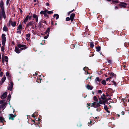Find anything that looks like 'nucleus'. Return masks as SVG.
I'll return each instance as SVG.
<instances>
[{
	"instance_id": "60",
	"label": "nucleus",
	"mask_w": 129,
	"mask_h": 129,
	"mask_svg": "<svg viewBox=\"0 0 129 129\" xmlns=\"http://www.w3.org/2000/svg\"><path fill=\"white\" fill-rule=\"evenodd\" d=\"M31 16H29V18H28L29 19H30L31 18Z\"/></svg>"
},
{
	"instance_id": "13",
	"label": "nucleus",
	"mask_w": 129,
	"mask_h": 129,
	"mask_svg": "<svg viewBox=\"0 0 129 129\" xmlns=\"http://www.w3.org/2000/svg\"><path fill=\"white\" fill-rule=\"evenodd\" d=\"M33 22L32 21H31L28 23L27 24V25L26 26V27L27 28L29 27V26H31L33 25Z\"/></svg>"
},
{
	"instance_id": "34",
	"label": "nucleus",
	"mask_w": 129,
	"mask_h": 129,
	"mask_svg": "<svg viewBox=\"0 0 129 129\" xmlns=\"http://www.w3.org/2000/svg\"><path fill=\"white\" fill-rule=\"evenodd\" d=\"M4 46H3V45L1 47V50L2 51H4Z\"/></svg>"
},
{
	"instance_id": "52",
	"label": "nucleus",
	"mask_w": 129,
	"mask_h": 129,
	"mask_svg": "<svg viewBox=\"0 0 129 129\" xmlns=\"http://www.w3.org/2000/svg\"><path fill=\"white\" fill-rule=\"evenodd\" d=\"M98 92L100 93H102V91L101 90H99L98 91Z\"/></svg>"
},
{
	"instance_id": "59",
	"label": "nucleus",
	"mask_w": 129,
	"mask_h": 129,
	"mask_svg": "<svg viewBox=\"0 0 129 129\" xmlns=\"http://www.w3.org/2000/svg\"><path fill=\"white\" fill-rule=\"evenodd\" d=\"M91 121H90V122H88V126H89V124H90L91 123Z\"/></svg>"
},
{
	"instance_id": "47",
	"label": "nucleus",
	"mask_w": 129,
	"mask_h": 129,
	"mask_svg": "<svg viewBox=\"0 0 129 129\" xmlns=\"http://www.w3.org/2000/svg\"><path fill=\"white\" fill-rule=\"evenodd\" d=\"M48 35H47V36H45L44 37V39H47L48 37Z\"/></svg>"
},
{
	"instance_id": "28",
	"label": "nucleus",
	"mask_w": 129,
	"mask_h": 129,
	"mask_svg": "<svg viewBox=\"0 0 129 129\" xmlns=\"http://www.w3.org/2000/svg\"><path fill=\"white\" fill-rule=\"evenodd\" d=\"M102 84H103L104 85L106 84V82L104 80H103L102 81Z\"/></svg>"
},
{
	"instance_id": "20",
	"label": "nucleus",
	"mask_w": 129,
	"mask_h": 129,
	"mask_svg": "<svg viewBox=\"0 0 129 129\" xmlns=\"http://www.w3.org/2000/svg\"><path fill=\"white\" fill-rule=\"evenodd\" d=\"M104 108L106 111L108 112V113H110L109 111L108 110V108L107 106L106 105H105L104 107Z\"/></svg>"
},
{
	"instance_id": "15",
	"label": "nucleus",
	"mask_w": 129,
	"mask_h": 129,
	"mask_svg": "<svg viewBox=\"0 0 129 129\" xmlns=\"http://www.w3.org/2000/svg\"><path fill=\"white\" fill-rule=\"evenodd\" d=\"M7 95V92H5L1 96V98L2 99H4L5 98Z\"/></svg>"
},
{
	"instance_id": "22",
	"label": "nucleus",
	"mask_w": 129,
	"mask_h": 129,
	"mask_svg": "<svg viewBox=\"0 0 129 129\" xmlns=\"http://www.w3.org/2000/svg\"><path fill=\"white\" fill-rule=\"evenodd\" d=\"M6 79V77L4 75L1 79V80L2 83H3L5 81Z\"/></svg>"
},
{
	"instance_id": "10",
	"label": "nucleus",
	"mask_w": 129,
	"mask_h": 129,
	"mask_svg": "<svg viewBox=\"0 0 129 129\" xmlns=\"http://www.w3.org/2000/svg\"><path fill=\"white\" fill-rule=\"evenodd\" d=\"M0 7L1 8V10H4L3 6V3L2 1H1L0 3Z\"/></svg>"
},
{
	"instance_id": "24",
	"label": "nucleus",
	"mask_w": 129,
	"mask_h": 129,
	"mask_svg": "<svg viewBox=\"0 0 129 129\" xmlns=\"http://www.w3.org/2000/svg\"><path fill=\"white\" fill-rule=\"evenodd\" d=\"M7 27L4 26L3 28V30L4 31H7Z\"/></svg>"
},
{
	"instance_id": "7",
	"label": "nucleus",
	"mask_w": 129,
	"mask_h": 129,
	"mask_svg": "<svg viewBox=\"0 0 129 129\" xmlns=\"http://www.w3.org/2000/svg\"><path fill=\"white\" fill-rule=\"evenodd\" d=\"M9 119H11L12 120H13L14 119V118L16 116V115H14L13 114H9Z\"/></svg>"
},
{
	"instance_id": "5",
	"label": "nucleus",
	"mask_w": 129,
	"mask_h": 129,
	"mask_svg": "<svg viewBox=\"0 0 129 129\" xmlns=\"http://www.w3.org/2000/svg\"><path fill=\"white\" fill-rule=\"evenodd\" d=\"M17 46L19 48H20V50H25L27 48V47L25 45L18 44H17Z\"/></svg>"
},
{
	"instance_id": "29",
	"label": "nucleus",
	"mask_w": 129,
	"mask_h": 129,
	"mask_svg": "<svg viewBox=\"0 0 129 129\" xmlns=\"http://www.w3.org/2000/svg\"><path fill=\"white\" fill-rule=\"evenodd\" d=\"M112 2L113 3H118V1L117 0H113Z\"/></svg>"
},
{
	"instance_id": "58",
	"label": "nucleus",
	"mask_w": 129,
	"mask_h": 129,
	"mask_svg": "<svg viewBox=\"0 0 129 129\" xmlns=\"http://www.w3.org/2000/svg\"><path fill=\"white\" fill-rule=\"evenodd\" d=\"M92 54V55H89V56L90 57H91L92 56H93L94 55V54Z\"/></svg>"
},
{
	"instance_id": "33",
	"label": "nucleus",
	"mask_w": 129,
	"mask_h": 129,
	"mask_svg": "<svg viewBox=\"0 0 129 129\" xmlns=\"http://www.w3.org/2000/svg\"><path fill=\"white\" fill-rule=\"evenodd\" d=\"M93 99L94 101H97L98 99L96 96H94L93 97Z\"/></svg>"
},
{
	"instance_id": "53",
	"label": "nucleus",
	"mask_w": 129,
	"mask_h": 129,
	"mask_svg": "<svg viewBox=\"0 0 129 129\" xmlns=\"http://www.w3.org/2000/svg\"><path fill=\"white\" fill-rule=\"evenodd\" d=\"M112 82L113 83V84H114L115 86H116V83L114 81H113Z\"/></svg>"
},
{
	"instance_id": "25",
	"label": "nucleus",
	"mask_w": 129,
	"mask_h": 129,
	"mask_svg": "<svg viewBox=\"0 0 129 129\" xmlns=\"http://www.w3.org/2000/svg\"><path fill=\"white\" fill-rule=\"evenodd\" d=\"M96 51L98 52H99L101 50V48L100 46H98L96 48Z\"/></svg>"
},
{
	"instance_id": "8",
	"label": "nucleus",
	"mask_w": 129,
	"mask_h": 129,
	"mask_svg": "<svg viewBox=\"0 0 129 129\" xmlns=\"http://www.w3.org/2000/svg\"><path fill=\"white\" fill-rule=\"evenodd\" d=\"M13 86V83L11 81L10 82V84H9L8 90L11 91Z\"/></svg>"
},
{
	"instance_id": "39",
	"label": "nucleus",
	"mask_w": 129,
	"mask_h": 129,
	"mask_svg": "<svg viewBox=\"0 0 129 129\" xmlns=\"http://www.w3.org/2000/svg\"><path fill=\"white\" fill-rule=\"evenodd\" d=\"M88 69V68L87 67H85L83 68V70H84L86 71Z\"/></svg>"
},
{
	"instance_id": "40",
	"label": "nucleus",
	"mask_w": 129,
	"mask_h": 129,
	"mask_svg": "<svg viewBox=\"0 0 129 129\" xmlns=\"http://www.w3.org/2000/svg\"><path fill=\"white\" fill-rule=\"evenodd\" d=\"M70 19V18H69V17H67L66 18V21H69Z\"/></svg>"
},
{
	"instance_id": "42",
	"label": "nucleus",
	"mask_w": 129,
	"mask_h": 129,
	"mask_svg": "<svg viewBox=\"0 0 129 129\" xmlns=\"http://www.w3.org/2000/svg\"><path fill=\"white\" fill-rule=\"evenodd\" d=\"M6 76H9V73L8 72H7L6 73Z\"/></svg>"
},
{
	"instance_id": "48",
	"label": "nucleus",
	"mask_w": 129,
	"mask_h": 129,
	"mask_svg": "<svg viewBox=\"0 0 129 129\" xmlns=\"http://www.w3.org/2000/svg\"><path fill=\"white\" fill-rule=\"evenodd\" d=\"M74 11V9L73 10H72L71 11L69 12L68 13V14H70L71 13H72L73 11Z\"/></svg>"
},
{
	"instance_id": "45",
	"label": "nucleus",
	"mask_w": 129,
	"mask_h": 129,
	"mask_svg": "<svg viewBox=\"0 0 129 129\" xmlns=\"http://www.w3.org/2000/svg\"><path fill=\"white\" fill-rule=\"evenodd\" d=\"M42 22L43 23H45L47 25V23L46 21L45 20H43Z\"/></svg>"
},
{
	"instance_id": "21",
	"label": "nucleus",
	"mask_w": 129,
	"mask_h": 129,
	"mask_svg": "<svg viewBox=\"0 0 129 129\" xmlns=\"http://www.w3.org/2000/svg\"><path fill=\"white\" fill-rule=\"evenodd\" d=\"M53 16L55 18H56V19L57 20L59 18V16L58 15V14H55Z\"/></svg>"
},
{
	"instance_id": "51",
	"label": "nucleus",
	"mask_w": 129,
	"mask_h": 129,
	"mask_svg": "<svg viewBox=\"0 0 129 129\" xmlns=\"http://www.w3.org/2000/svg\"><path fill=\"white\" fill-rule=\"evenodd\" d=\"M2 62L3 63H4V60L3 59V57H2Z\"/></svg>"
},
{
	"instance_id": "62",
	"label": "nucleus",
	"mask_w": 129,
	"mask_h": 129,
	"mask_svg": "<svg viewBox=\"0 0 129 129\" xmlns=\"http://www.w3.org/2000/svg\"><path fill=\"white\" fill-rule=\"evenodd\" d=\"M33 122H34V123H35V121L34 120H31Z\"/></svg>"
},
{
	"instance_id": "30",
	"label": "nucleus",
	"mask_w": 129,
	"mask_h": 129,
	"mask_svg": "<svg viewBox=\"0 0 129 129\" xmlns=\"http://www.w3.org/2000/svg\"><path fill=\"white\" fill-rule=\"evenodd\" d=\"M95 81H101V80L99 77H97L95 79Z\"/></svg>"
},
{
	"instance_id": "44",
	"label": "nucleus",
	"mask_w": 129,
	"mask_h": 129,
	"mask_svg": "<svg viewBox=\"0 0 129 129\" xmlns=\"http://www.w3.org/2000/svg\"><path fill=\"white\" fill-rule=\"evenodd\" d=\"M3 72H0V77H2L3 75Z\"/></svg>"
},
{
	"instance_id": "43",
	"label": "nucleus",
	"mask_w": 129,
	"mask_h": 129,
	"mask_svg": "<svg viewBox=\"0 0 129 129\" xmlns=\"http://www.w3.org/2000/svg\"><path fill=\"white\" fill-rule=\"evenodd\" d=\"M45 12H44V11H42L40 12V14H44V13Z\"/></svg>"
},
{
	"instance_id": "61",
	"label": "nucleus",
	"mask_w": 129,
	"mask_h": 129,
	"mask_svg": "<svg viewBox=\"0 0 129 129\" xmlns=\"http://www.w3.org/2000/svg\"><path fill=\"white\" fill-rule=\"evenodd\" d=\"M37 75V73H36L35 74H34L33 75H34V76H35V75L36 76V75Z\"/></svg>"
},
{
	"instance_id": "19",
	"label": "nucleus",
	"mask_w": 129,
	"mask_h": 129,
	"mask_svg": "<svg viewBox=\"0 0 129 129\" xmlns=\"http://www.w3.org/2000/svg\"><path fill=\"white\" fill-rule=\"evenodd\" d=\"M29 18V16L27 15L25 19H24V23H26V22L27 21Z\"/></svg>"
},
{
	"instance_id": "49",
	"label": "nucleus",
	"mask_w": 129,
	"mask_h": 129,
	"mask_svg": "<svg viewBox=\"0 0 129 129\" xmlns=\"http://www.w3.org/2000/svg\"><path fill=\"white\" fill-rule=\"evenodd\" d=\"M91 106V103H88L87 104V106L88 107V106Z\"/></svg>"
},
{
	"instance_id": "6",
	"label": "nucleus",
	"mask_w": 129,
	"mask_h": 129,
	"mask_svg": "<svg viewBox=\"0 0 129 129\" xmlns=\"http://www.w3.org/2000/svg\"><path fill=\"white\" fill-rule=\"evenodd\" d=\"M91 106H93L95 108H96L100 106V105L99 102L98 103L97 102H94L93 103H91Z\"/></svg>"
},
{
	"instance_id": "18",
	"label": "nucleus",
	"mask_w": 129,
	"mask_h": 129,
	"mask_svg": "<svg viewBox=\"0 0 129 129\" xmlns=\"http://www.w3.org/2000/svg\"><path fill=\"white\" fill-rule=\"evenodd\" d=\"M23 27V26H22V25L20 24L18 26L17 30H21L22 29Z\"/></svg>"
},
{
	"instance_id": "17",
	"label": "nucleus",
	"mask_w": 129,
	"mask_h": 129,
	"mask_svg": "<svg viewBox=\"0 0 129 129\" xmlns=\"http://www.w3.org/2000/svg\"><path fill=\"white\" fill-rule=\"evenodd\" d=\"M86 88L88 90H92L93 88V87L91 86H90L88 84L86 86Z\"/></svg>"
},
{
	"instance_id": "2",
	"label": "nucleus",
	"mask_w": 129,
	"mask_h": 129,
	"mask_svg": "<svg viewBox=\"0 0 129 129\" xmlns=\"http://www.w3.org/2000/svg\"><path fill=\"white\" fill-rule=\"evenodd\" d=\"M7 102H5L3 100H2L0 101V103H3L0 105V109H2L3 110H4L6 107V105L7 104Z\"/></svg>"
},
{
	"instance_id": "1",
	"label": "nucleus",
	"mask_w": 129,
	"mask_h": 129,
	"mask_svg": "<svg viewBox=\"0 0 129 129\" xmlns=\"http://www.w3.org/2000/svg\"><path fill=\"white\" fill-rule=\"evenodd\" d=\"M106 99L105 98V95H103L102 96L99 98V102L100 104H105V103L107 102L108 99Z\"/></svg>"
},
{
	"instance_id": "3",
	"label": "nucleus",
	"mask_w": 129,
	"mask_h": 129,
	"mask_svg": "<svg viewBox=\"0 0 129 129\" xmlns=\"http://www.w3.org/2000/svg\"><path fill=\"white\" fill-rule=\"evenodd\" d=\"M5 36L6 35L5 34H3L2 35V45L3 46L5 45V43L6 41V38Z\"/></svg>"
},
{
	"instance_id": "56",
	"label": "nucleus",
	"mask_w": 129,
	"mask_h": 129,
	"mask_svg": "<svg viewBox=\"0 0 129 129\" xmlns=\"http://www.w3.org/2000/svg\"><path fill=\"white\" fill-rule=\"evenodd\" d=\"M17 33H19L20 34H21V31L20 30L19 31L18 30V31H17Z\"/></svg>"
},
{
	"instance_id": "27",
	"label": "nucleus",
	"mask_w": 129,
	"mask_h": 129,
	"mask_svg": "<svg viewBox=\"0 0 129 129\" xmlns=\"http://www.w3.org/2000/svg\"><path fill=\"white\" fill-rule=\"evenodd\" d=\"M50 29L48 28H47V29L45 32L46 33H48V34H49V31H50Z\"/></svg>"
},
{
	"instance_id": "32",
	"label": "nucleus",
	"mask_w": 129,
	"mask_h": 129,
	"mask_svg": "<svg viewBox=\"0 0 129 129\" xmlns=\"http://www.w3.org/2000/svg\"><path fill=\"white\" fill-rule=\"evenodd\" d=\"M107 62L108 63L110 64H111L112 62V60H108Z\"/></svg>"
},
{
	"instance_id": "46",
	"label": "nucleus",
	"mask_w": 129,
	"mask_h": 129,
	"mask_svg": "<svg viewBox=\"0 0 129 129\" xmlns=\"http://www.w3.org/2000/svg\"><path fill=\"white\" fill-rule=\"evenodd\" d=\"M9 1H10V0H7V1H6V4L7 5H8V4L9 3Z\"/></svg>"
},
{
	"instance_id": "11",
	"label": "nucleus",
	"mask_w": 129,
	"mask_h": 129,
	"mask_svg": "<svg viewBox=\"0 0 129 129\" xmlns=\"http://www.w3.org/2000/svg\"><path fill=\"white\" fill-rule=\"evenodd\" d=\"M33 17L35 20L36 22H37L38 20V18L37 16L35 14H34L33 15Z\"/></svg>"
},
{
	"instance_id": "23",
	"label": "nucleus",
	"mask_w": 129,
	"mask_h": 129,
	"mask_svg": "<svg viewBox=\"0 0 129 129\" xmlns=\"http://www.w3.org/2000/svg\"><path fill=\"white\" fill-rule=\"evenodd\" d=\"M4 58L5 60V61L6 62H8V58L7 56H4Z\"/></svg>"
},
{
	"instance_id": "4",
	"label": "nucleus",
	"mask_w": 129,
	"mask_h": 129,
	"mask_svg": "<svg viewBox=\"0 0 129 129\" xmlns=\"http://www.w3.org/2000/svg\"><path fill=\"white\" fill-rule=\"evenodd\" d=\"M2 17L4 19L6 18V14L4 10H0V21L2 20Z\"/></svg>"
},
{
	"instance_id": "57",
	"label": "nucleus",
	"mask_w": 129,
	"mask_h": 129,
	"mask_svg": "<svg viewBox=\"0 0 129 129\" xmlns=\"http://www.w3.org/2000/svg\"><path fill=\"white\" fill-rule=\"evenodd\" d=\"M46 5L47 6H49V4L48 3H46Z\"/></svg>"
},
{
	"instance_id": "55",
	"label": "nucleus",
	"mask_w": 129,
	"mask_h": 129,
	"mask_svg": "<svg viewBox=\"0 0 129 129\" xmlns=\"http://www.w3.org/2000/svg\"><path fill=\"white\" fill-rule=\"evenodd\" d=\"M45 13H47V12L48 11L47 10V9L45 10L44 11Z\"/></svg>"
},
{
	"instance_id": "63",
	"label": "nucleus",
	"mask_w": 129,
	"mask_h": 129,
	"mask_svg": "<svg viewBox=\"0 0 129 129\" xmlns=\"http://www.w3.org/2000/svg\"><path fill=\"white\" fill-rule=\"evenodd\" d=\"M32 117H35V116H34V114H32Z\"/></svg>"
},
{
	"instance_id": "16",
	"label": "nucleus",
	"mask_w": 129,
	"mask_h": 129,
	"mask_svg": "<svg viewBox=\"0 0 129 129\" xmlns=\"http://www.w3.org/2000/svg\"><path fill=\"white\" fill-rule=\"evenodd\" d=\"M10 23H11V25L13 27L15 26L16 22H12L11 20H10Z\"/></svg>"
},
{
	"instance_id": "64",
	"label": "nucleus",
	"mask_w": 129,
	"mask_h": 129,
	"mask_svg": "<svg viewBox=\"0 0 129 129\" xmlns=\"http://www.w3.org/2000/svg\"><path fill=\"white\" fill-rule=\"evenodd\" d=\"M51 24L52 25L53 24V21H52L51 22Z\"/></svg>"
},
{
	"instance_id": "41",
	"label": "nucleus",
	"mask_w": 129,
	"mask_h": 129,
	"mask_svg": "<svg viewBox=\"0 0 129 129\" xmlns=\"http://www.w3.org/2000/svg\"><path fill=\"white\" fill-rule=\"evenodd\" d=\"M44 15L46 17H48V15H47V13H44Z\"/></svg>"
},
{
	"instance_id": "12",
	"label": "nucleus",
	"mask_w": 129,
	"mask_h": 129,
	"mask_svg": "<svg viewBox=\"0 0 129 129\" xmlns=\"http://www.w3.org/2000/svg\"><path fill=\"white\" fill-rule=\"evenodd\" d=\"M15 51L18 54L20 53L21 52V50L17 47H16L15 49Z\"/></svg>"
},
{
	"instance_id": "37",
	"label": "nucleus",
	"mask_w": 129,
	"mask_h": 129,
	"mask_svg": "<svg viewBox=\"0 0 129 129\" xmlns=\"http://www.w3.org/2000/svg\"><path fill=\"white\" fill-rule=\"evenodd\" d=\"M53 13V12L52 11H48L47 12V13L49 14H52Z\"/></svg>"
},
{
	"instance_id": "9",
	"label": "nucleus",
	"mask_w": 129,
	"mask_h": 129,
	"mask_svg": "<svg viewBox=\"0 0 129 129\" xmlns=\"http://www.w3.org/2000/svg\"><path fill=\"white\" fill-rule=\"evenodd\" d=\"M120 5L121 6V7L125 8L127 4L126 3L124 2H121L120 3Z\"/></svg>"
},
{
	"instance_id": "38",
	"label": "nucleus",
	"mask_w": 129,
	"mask_h": 129,
	"mask_svg": "<svg viewBox=\"0 0 129 129\" xmlns=\"http://www.w3.org/2000/svg\"><path fill=\"white\" fill-rule=\"evenodd\" d=\"M30 36V34L29 33L27 34L26 35V36L28 38H29Z\"/></svg>"
},
{
	"instance_id": "35",
	"label": "nucleus",
	"mask_w": 129,
	"mask_h": 129,
	"mask_svg": "<svg viewBox=\"0 0 129 129\" xmlns=\"http://www.w3.org/2000/svg\"><path fill=\"white\" fill-rule=\"evenodd\" d=\"M111 77H110L109 78H107L106 79V81H110V79H111Z\"/></svg>"
},
{
	"instance_id": "54",
	"label": "nucleus",
	"mask_w": 129,
	"mask_h": 129,
	"mask_svg": "<svg viewBox=\"0 0 129 129\" xmlns=\"http://www.w3.org/2000/svg\"><path fill=\"white\" fill-rule=\"evenodd\" d=\"M11 24V23H10V21H9V23L8 24V26H10V24Z\"/></svg>"
},
{
	"instance_id": "50",
	"label": "nucleus",
	"mask_w": 129,
	"mask_h": 129,
	"mask_svg": "<svg viewBox=\"0 0 129 129\" xmlns=\"http://www.w3.org/2000/svg\"><path fill=\"white\" fill-rule=\"evenodd\" d=\"M110 74L112 76H114V74L113 72L111 73Z\"/></svg>"
},
{
	"instance_id": "31",
	"label": "nucleus",
	"mask_w": 129,
	"mask_h": 129,
	"mask_svg": "<svg viewBox=\"0 0 129 129\" xmlns=\"http://www.w3.org/2000/svg\"><path fill=\"white\" fill-rule=\"evenodd\" d=\"M11 97V95L10 94L7 97V99L8 100H9V101H10V98Z\"/></svg>"
},
{
	"instance_id": "14",
	"label": "nucleus",
	"mask_w": 129,
	"mask_h": 129,
	"mask_svg": "<svg viewBox=\"0 0 129 129\" xmlns=\"http://www.w3.org/2000/svg\"><path fill=\"white\" fill-rule=\"evenodd\" d=\"M75 14L74 13H72L71 14L70 16V19L72 21H73V19H74V17L75 16Z\"/></svg>"
},
{
	"instance_id": "36",
	"label": "nucleus",
	"mask_w": 129,
	"mask_h": 129,
	"mask_svg": "<svg viewBox=\"0 0 129 129\" xmlns=\"http://www.w3.org/2000/svg\"><path fill=\"white\" fill-rule=\"evenodd\" d=\"M94 46V45L92 43H90V47L93 48Z\"/></svg>"
},
{
	"instance_id": "26",
	"label": "nucleus",
	"mask_w": 129,
	"mask_h": 129,
	"mask_svg": "<svg viewBox=\"0 0 129 129\" xmlns=\"http://www.w3.org/2000/svg\"><path fill=\"white\" fill-rule=\"evenodd\" d=\"M4 120V118L2 117H0V122H2Z\"/></svg>"
}]
</instances>
